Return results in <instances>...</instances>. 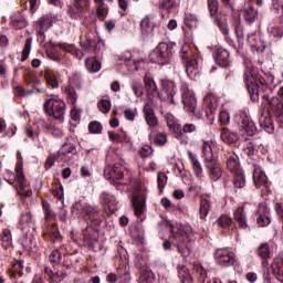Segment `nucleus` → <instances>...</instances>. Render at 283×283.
Segmentation results:
<instances>
[{"label":"nucleus","mask_w":283,"mask_h":283,"mask_svg":"<svg viewBox=\"0 0 283 283\" xmlns=\"http://www.w3.org/2000/svg\"><path fill=\"white\" fill-rule=\"evenodd\" d=\"M157 185H158L159 189H165V187H167V175H165V172L158 174Z\"/></svg>","instance_id":"338daca9"},{"label":"nucleus","mask_w":283,"mask_h":283,"mask_svg":"<svg viewBox=\"0 0 283 283\" xmlns=\"http://www.w3.org/2000/svg\"><path fill=\"white\" fill-rule=\"evenodd\" d=\"M184 21L187 28H196L198 25V18L191 13H186Z\"/></svg>","instance_id":"5fc2aeb1"},{"label":"nucleus","mask_w":283,"mask_h":283,"mask_svg":"<svg viewBox=\"0 0 283 283\" xmlns=\"http://www.w3.org/2000/svg\"><path fill=\"white\" fill-rule=\"evenodd\" d=\"M125 176V167L120 164H115L114 166H107L104 169V177L106 180H109L111 185H114L116 189H120L123 184L116 180H123V177Z\"/></svg>","instance_id":"6e6552de"},{"label":"nucleus","mask_w":283,"mask_h":283,"mask_svg":"<svg viewBox=\"0 0 283 283\" xmlns=\"http://www.w3.org/2000/svg\"><path fill=\"white\" fill-rule=\"evenodd\" d=\"M227 168L232 174H240L242 171V166L240 165V157L232 154L227 159Z\"/></svg>","instance_id":"412c9836"},{"label":"nucleus","mask_w":283,"mask_h":283,"mask_svg":"<svg viewBox=\"0 0 283 283\" xmlns=\"http://www.w3.org/2000/svg\"><path fill=\"white\" fill-rule=\"evenodd\" d=\"M83 90V76L80 73L73 74L69 77V85L64 88V94H66V101L71 105H76L78 101V94H76V90Z\"/></svg>","instance_id":"0eeeda50"},{"label":"nucleus","mask_w":283,"mask_h":283,"mask_svg":"<svg viewBox=\"0 0 283 283\" xmlns=\"http://www.w3.org/2000/svg\"><path fill=\"white\" fill-rule=\"evenodd\" d=\"M175 6L176 0H163L159 4V8L161 10H166V12H170Z\"/></svg>","instance_id":"680f3d73"},{"label":"nucleus","mask_w":283,"mask_h":283,"mask_svg":"<svg viewBox=\"0 0 283 283\" xmlns=\"http://www.w3.org/2000/svg\"><path fill=\"white\" fill-rule=\"evenodd\" d=\"M230 120H231V115H229V112L222 111L219 114V123H221V125H229Z\"/></svg>","instance_id":"774afa93"},{"label":"nucleus","mask_w":283,"mask_h":283,"mask_svg":"<svg viewBox=\"0 0 283 283\" xmlns=\"http://www.w3.org/2000/svg\"><path fill=\"white\" fill-rule=\"evenodd\" d=\"M243 19L247 23H255V20L258 19V10L253 7L243 9Z\"/></svg>","instance_id":"4c0bfd02"},{"label":"nucleus","mask_w":283,"mask_h":283,"mask_svg":"<svg viewBox=\"0 0 283 283\" xmlns=\"http://www.w3.org/2000/svg\"><path fill=\"white\" fill-rule=\"evenodd\" d=\"M188 155L190 163L192 165L195 176H197V178H202V165L200 164V160H198V156H196L191 151H188Z\"/></svg>","instance_id":"473e14b6"},{"label":"nucleus","mask_w":283,"mask_h":283,"mask_svg":"<svg viewBox=\"0 0 283 283\" xmlns=\"http://www.w3.org/2000/svg\"><path fill=\"white\" fill-rule=\"evenodd\" d=\"M155 28L154 15H146L140 22V29L145 34L154 32Z\"/></svg>","instance_id":"2f4dec72"},{"label":"nucleus","mask_w":283,"mask_h":283,"mask_svg":"<svg viewBox=\"0 0 283 283\" xmlns=\"http://www.w3.org/2000/svg\"><path fill=\"white\" fill-rule=\"evenodd\" d=\"M259 258H261L263 261V266H269V261L271 258H273V253L271 252V247H269V243H262L256 251Z\"/></svg>","instance_id":"393cba45"},{"label":"nucleus","mask_w":283,"mask_h":283,"mask_svg":"<svg viewBox=\"0 0 283 283\" xmlns=\"http://www.w3.org/2000/svg\"><path fill=\"white\" fill-rule=\"evenodd\" d=\"M214 259L217 264H220V266H231L235 262L233 253L224 248L217 249L214 252Z\"/></svg>","instance_id":"ddd939ff"},{"label":"nucleus","mask_w":283,"mask_h":283,"mask_svg":"<svg viewBox=\"0 0 283 283\" xmlns=\"http://www.w3.org/2000/svg\"><path fill=\"white\" fill-rule=\"evenodd\" d=\"M85 66L91 73L101 72V62L95 59H86Z\"/></svg>","instance_id":"a18cd8bd"},{"label":"nucleus","mask_w":283,"mask_h":283,"mask_svg":"<svg viewBox=\"0 0 283 283\" xmlns=\"http://www.w3.org/2000/svg\"><path fill=\"white\" fill-rule=\"evenodd\" d=\"M45 82L53 87V90L59 88V77L56 76V72L54 71H45L44 72Z\"/></svg>","instance_id":"e433bc0d"},{"label":"nucleus","mask_w":283,"mask_h":283,"mask_svg":"<svg viewBox=\"0 0 283 283\" xmlns=\"http://www.w3.org/2000/svg\"><path fill=\"white\" fill-rule=\"evenodd\" d=\"M174 56V45L161 42L158 46L153 50L149 54V61L151 63H157V65H167L171 57Z\"/></svg>","instance_id":"20e7f679"},{"label":"nucleus","mask_w":283,"mask_h":283,"mask_svg":"<svg viewBox=\"0 0 283 283\" xmlns=\"http://www.w3.org/2000/svg\"><path fill=\"white\" fill-rule=\"evenodd\" d=\"M270 107L276 116V118H280V116H283V101L280 97H271L269 99Z\"/></svg>","instance_id":"c85d7f7f"},{"label":"nucleus","mask_w":283,"mask_h":283,"mask_svg":"<svg viewBox=\"0 0 283 283\" xmlns=\"http://www.w3.org/2000/svg\"><path fill=\"white\" fill-rule=\"evenodd\" d=\"M139 283H154V273L149 270H142Z\"/></svg>","instance_id":"864d4df0"},{"label":"nucleus","mask_w":283,"mask_h":283,"mask_svg":"<svg viewBox=\"0 0 283 283\" xmlns=\"http://www.w3.org/2000/svg\"><path fill=\"white\" fill-rule=\"evenodd\" d=\"M52 17L43 15L35 22V29L38 34H45L50 28H52Z\"/></svg>","instance_id":"6ab92c4d"},{"label":"nucleus","mask_w":283,"mask_h":283,"mask_svg":"<svg viewBox=\"0 0 283 283\" xmlns=\"http://www.w3.org/2000/svg\"><path fill=\"white\" fill-rule=\"evenodd\" d=\"M221 140L227 145H235L240 140V136L235 132H231L229 128H222L221 130Z\"/></svg>","instance_id":"a878e982"},{"label":"nucleus","mask_w":283,"mask_h":283,"mask_svg":"<svg viewBox=\"0 0 283 283\" xmlns=\"http://www.w3.org/2000/svg\"><path fill=\"white\" fill-rule=\"evenodd\" d=\"M11 25H13L15 30H23V28H28V20L18 11L11 15Z\"/></svg>","instance_id":"cd10ccee"},{"label":"nucleus","mask_w":283,"mask_h":283,"mask_svg":"<svg viewBox=\"0 0 283 283\" xmlns=\"http://www.w3.org/2000/svg\"><path fill=\"white\" fill-rule=\"evenodd\" d=\"M143 112L149 132L158 129V125H160V123L158 122V116H156V111H154V106L150 104H146L143 108Z\"/></svg>","instance_id":"f8f14e48"},{"label":"nucleus","mask_w":283,"mask_h":283,"mask_svg":"<svg viewBox=\"0 0 283 283\" xmlns=\"http://www.w3.org/2000/svg\"><path fill=\"white\" fill-rule=\"evenodd\" d=\"M272 273L275 276V279L283 283V255L279 254L274 258L272 264H271Z\"/></svg>","instance_id":"a211bd4d"},{"label":"nucleus","mask_w":283,"mask_h":283,"mask_svg":"<svg viewBox=\"0 0 283 283\" xmlns=\"http://www.w3.org/2000/svg\"><path fill=\"white\" fill-rule=\"evenodd\" d=\"M177 272L181 283H193V279H191V274L189 273V269L187 266L178 265Z\"/></svg>","instance_id":"f704fd0d"},{"label":"nucleus","mask_w":283,"mask_h":283,"mask_svg":"<svg viewBox=\"0 0 283 283\" xmlns=\"http://www.w3.org/2000/svg\"><path fill=\"white\" fill-rule=\"evenodd\" d=\"M214 61L219 67H229L231 65V53L224 48H219L214 52Z\"/></svg>","instance_id":"dca6fc26"},{"label":"nucleus","mask_w":283,"mask_h":283,"mask_svg":"<svg viewBox=\"0 0 283 283\" xmlns=\"http://www.w3.org/2000/svg\"><path fill=\"white\" fill-rule=\"evenodd\" d=\"M205 167L207 169V174L210 180H212L213 182L222 178V168H220V165H218V159L205 164Z\"/></svg>","instance_id":"f3484780"},{"label":"nucleus","mask_w":283,"mask_h":283,"mask_svg":"<svg viewBox=\"0 0 283 283\" xmlns=\"http://www.w3.org/2000/svg\"><path fill=\"white\" fill-rule=\"evenodd\" d=\"M232 176L234 177L233 179V185L238 189H242L244 185H247V179L244 177V172L240 170L239 172H232Z\"/></svg>","instance_id":"a19ab883"},{"label":"nucleus","mask_w":283,"mask_h":283,"mask_svg":"<svg viewBox=\"0 0 283 283\" xmlns=\"http://www.w3.org/2000/svg\"><path fill=\"white\" fill-rule=\"evenodd\" d=\"M148 138L154 143V145H157V147H164V145H167V134L165 133L156 134V130H150Z\"/></svg>","instance_id":"c756f323"},{"label":"nucleus","mask_w":283,"mask_h":283,"mask_svg":"<svg viewBox=\"0 0 283 283\" xmlns=\"http://www.w3.org/2000/svg\"><path fill=\"white\" fill-rule=\"evenodd\" d=\"M146 202L147 197L145 196V192H143V190H137L133 193L132 205L136 218L145 220V218L143 217L145 216V211H147Z\"/></svg>","instance_id":"1a4fd4ad"},{"label":"nucleus","mask_w":283,"mask_h":283,"mask_svg":"<svg viewBox=\"0 0 283 283\" xmlns=\"http://www.w3.org/2000/svg\"><path fill=\"white\" fill-rule=\"evenodd\" d=\"M161 94L164 95L166 101H168L172 105H176V99H174V96H176V83L174 81H161Z\"/></svg>","instance_id":"2eb2a0df"},{"label":"nucleus","mask_w":283,"mask_h":283,"mask_svg":"<svg viewBox=\"0 0 283 283\" xmlns=\"http://www.w3.org/2000/svg\"><path fill=\"white\" fill-rule=\"evenodd\" d=\"M249 45L254 50L255 52H263L264 51V45L262 44L261 41H258V36L255 35H249L247 39Z\"/></svg>","instance_id":"37998d69"},{"label":"nucleus","mask_w":283,"mask_h":283,"mask_svg":"<svg viewBox=\"0 0 283 283\" xmlns=\"http://www.w3.org/2000/svg\"><path fill=\"white\" fill-rule=\"evenodd\" d=\"M32 51V38H28L22 50L21 61H28L30 52Z\"/></svg>","instance_id":"3c124183"},{"label":"nucleus","mask_w":283,"mask_h":283,"mask_svg":"<svg viewBox=\"0 0 283 283\" xmlns=\"http://www.w3.org/2000/svg\"><path fill=\"white\" fill-rule=\"evenodd\" d=\"M1 247L2 249H10L12 247V232L9 229L2 231Z\"/></svg>","instance_id":"ea45409f"},{"label":"nucleus","mask_w":283,"mask_h":283,"mask_svg":"<svg viewBox=\"0 0 283 283\" xmlns=\"http://www.w3.org/2000/svg\"><path fill=\"white\" fill-rule=\"evenodd\" d=\"M201 150H202V156L205 158V165L207 163H213V161L218 160V157L216 155H213V148H211V143L203 140Z\"/></svg>","instance_id":"4be33fe9"},{"label":"nucleus","mask_w":283,"mask_h":283,"mask_svg":"<svg viewBox=\"0 0 283 283\" xmlns=\"http://www.w3.org/2000/svg\"><path fill=\"white\" fill-rule=\"evenodd\" d=\"M218 227H221V229H229L231 224H233V219L229 214H221L217 219Z\"/></svg>","instance_id":"c03bdc74"},{"label":"nucleus","mask_w":283,"mask_h":283,"mask_svg":"<svg viewBox=\"0 0 283 283\" xmlns=\"http://www.w3.org/2000/svg\"><path fill=\"white\" fill-rule=\"evenodd\" d=\"M62 258L63 256L59 249L52 250V252L49 255L50 264H52V266H59V264H61Z\"/></svg>","instance_id":"de8ad7c7"},{"label":"nucleus","mask_w":283,"mask_h":283,"mask_svg":"<svg viewBox=\"0 0 283 283\" xmlns=\"http://www.w3.org/2000/svg\"><path fill=\"white\" fill-rule=\"evenodd\" d=\"M260 125L263 127V129H266V132H273V122L271 120V117L262 115L260 117Z\"/></svg>","instance_id":"603ef678"},{"label":"nucleus","mask_w":283,"mask_h":283,"mask_svg":"<svg viewBox=\"0 0 283 283\" xmlns=\"http://www.w3.org/2000/svg\"><path fill=\"white\" fill-rule=\"evenodd\" d=\"M83 12H85V9L73 2V6L67 7L66 14H69L71 19L78 20L83 19Z\"/></svg>","instance_id":"72a5a7b5"},{"label":"nucleus","mask_w":283,"mask_h":283,"mask_svg":"<svg viewBox=\"0 0 283 283\" xmlns=\"http://www.w3.org/2000/svg\"><path fill=\"white\" fill-rule=\"evenodd\" d=\"M233 216L241 229H249V221L247 220V211H244V207L237 208Z\"/></svg>","instance_id":"5701e85b"},{"label":"nucleus","mask_w":283,"mask_h":283,"mask_svg":"<svg viewBox=\"0 0 283 283\" xmlns=\"http://www.w3.org/2000/svg\"><path fill=\"white\" fill-rule=\"evenodd\" d=\"M154 154V148L150 145H144L139 150L140 158H149Z\"/></svg>","instance_id":"0e129e2a"},{"label":"nucleus","mask_w":283,"mask_h":283,"mask_svg":"<svg viewBox=\"0 0 283 283\" xmlns=\"http://www.w3.org/2000/svg\"><path fill=\"white\" fill-rule=\"evenodd\" d=\"M24 81L27 85H33V87H39V85H41V78H39V76H36L32 71H28L24 74Z\"/></svg>","instance_id":"58836bf2"},{"label":"nucleus","mask_w":283,"mask_h":283,"mask_svg":"<svg viewBox=\"0 0 283 283\" xmlns=\"http://www.w3.org/2000/svg\"><path fill=\"white\" fill-rule=\"evenodd\" d=\"M180 59L184 65H186V72L191 81H196V76L200 74V66H198V60L189 49H182L180 52Z\"/></svg>","instance_id":"423d86ee"},{"label":"nucleus","mask_w":283,"mask_h":283,"mask_svg":"<svg viewBox=\"0 0 283 283\" xmlns=\"http://www.w3.org/2000/svg\"><path fill=\"white\" fill-rule=\"evenodd\" d=\"M272 12L277 17H283V3L280 0H272Z\"/></svg>","instance_id":"13d9d810"},{"label":"nucleus","mask_w":283,"mask_h":283,"mask_svg":"<svg viewBox=\"0 0 283 283\" xmlns=\"http://www.w3.org/2000/svg\"><path fill=\"white\" fill-rule=\"evenodd\" d=\"M209 211H211V200L207 198L201 199L199 203V211H198L199 220H201L202 222H206L207 217L209 216Z\"/></svg>","instance_id":"b1692460"},{"label":"nucleus","mask_w":283,"mask_h":283,"mask_svg":"<svg viewBox=\"0 0 283 283\" xmlns=\"http://www.w3.org/2000/svg\"><path fill=\"white\" fill-rule=\"evenodd\" d=\"M219 8L220 4L218 3V0H208V10L210 17H216L218 14Z\"/></svg>","instance_id":"4d7b16f0"},{"label":"nucleus","mask_w":283,"mask_h":283,"mask_svg":"<svg viewBox=\"0 0 283 283\" xmlns=\"http://www.w3.org/2000/svg\"><path fill=\"white\" fill-rule=\"evenodd\" d=\"M88 132L90 134H102L103 125L98 122H91L88 124Z\"/></svg>","instance_id":"052dcab7"},{"label":"nucleus","mask_w":283,"mask_h":283,"mask_svg":"<svg viewBox=\"0 0 283 283\" xmlns=\"http://www.w3.org/2000/svg\"><path fill=\"white\" fill-rule=\"evenodd\" d=\"M144 84L147 92L150 94H156L158 92V86H156V81L149 75H145L144 77Z\"/></svg>","instance_id":"79ce46f5"},{"label":"nucleus","mask_w":283,"mask_h":283,"mask_svg":"<svg viewBox=\"0 0 283 283\" xmlns=\"http://www.w3.org/2000/svg\"><path fill=\"white\" fill-rule=\"evenodd\" d=\"M81 48L84 49L88 54L96 52V39L92 38L91 33L85 35V40L80 42Z\"/></svg>","instance_id":"7c9ffc66"},{"label":"nucleus","mask_w":283,"mask_h":283,"mask_svg":"<svg viewBox=\"0 0 283 283\" xmlns=\"http://www.w3.org/2000/svg\"><path fill=\"white\" fill-rule=\"evenodd\" d=\"M256 224L259 227H269L271 224V210L265 203H260L255 212Z\"/></svg>","instance_id":"4468645a"},{"label":"nucleus","mask_w":283,"mask_h":283,"mask_svg":"<svg viewBox=\"0 0 283 283\" xmlns=\"http://www.w3.org/2000/svg\"><path fill=\"white\" fill-rule=\"evenodd\" d=\"M4 180L9 185H14L19 196H24V198H28L32 195V191L25 190L28 184L25 182V175H23V167L15 166V172L7 170V178H4Z\"/></svg>","instance_id":"7ed1b4c3"},{"label":"nucleus","mask_w":283,"mask_h":283,"mask_svg":"<svg viewBox=\"0 0 283 283\" xmlns=\"http://www.w3.org/2000/svg\"><path fill=\"white\" fill-rule=\"evenodd\" d=\"M65 277H67V273H65V272H54L53 276H51L50 282L51 283H61V282H63V280H65Z\"/></svg>","instance_id":"e2e57ef3"},{"label":"nucleus","mask_w":283,"mask_h":283,"mask_svg":"<svg viewBox=\"0 0 283 283\" xmlns=\"http://www.w3.org/2000/svg\"><path fill=\"white\" fill-rule=\"evenodd\" d=\"M240 128L248 134V136H255L258 128L255 127V123L251 120V118L247 115L241 117Z\"/></svg>","instance_id":"aec40b11"},{"label":"nucleus","mask_w":283,"mask_h":283,"mask_svg":"<svg viewBox=\"0 0 283 283\" xmlns=\"http://www.w3.org/2000/svg\"><path fill=\"white\" fill-rule=\"evenodd\" d=\"M243 81L248 87L251 101H253V103H258L262 92H264L269 85H273L275 76L269 73L265 77H262L258 67L251 66L245 70Z\"/></svg>","instance_id":"f257e3e1"},{"label":"nucleus","mask_w":283,"mask_h":283,"mask_svg":"<svg viewBox=\"0 0 283 283\" xmlns=\"http://www.w3.org/2000/svg\"><path fill=\"white\" fill-rule=\"evenodd\" d=\"M181 101L184 103V107L188 114L196 115V97L193 96V91L189 88V85L187 83L181 84Z\"/></svg>","instance_id":"9d476101"},{"label":"nucleus","mask_w":283,"mask_h":283,"mask_svg":"<svg viewBox=\"0 0 283 283\" xmlns=\"http://www.w3.org/2000/svg\"><path fill=\"white\" fill-rule=\"evenodd\" d=\"M269 179L266 178V174L260 170H255L253 172V181L256 185V187H260V185H266V181Z\"/></svg>","instance_id":"8fccbe9b"},{"label":"nucleus","mask_w":283,"mask_h":283,"mask_svg":"<svg viewBox=\"0 0 283 283\" xmlns=\"http://www.w3.org/2000/svg\"><path fill=\"white\" fill-rule=\"evenodd\" d=\"M43 108L45 114L53 116L54 120H57V123L65 120V102L63 99H45Z\"/></svg>","instance_id":"39448f33"},{"label":"nucleus","mask_w":283,"mask_h":283,"mask_svg":"<svg viewBox=\"0 0 283 283\" xmlns=\"http://www.w3.org/2000/svg\"><path fill=\"white\" fill-rule=\"evenodd\" d=\"M166 123L169 129H171V132L174 133V136L175 138H177V140H180L184 145H187V143H189L187 136L182 134V126L178 124V120L174 115L167 114Z\"/></svg>","instance_id":"9b49d317"},{"label":"nucleus","mask_w":283,"mask_h":283,"mask_svg":"<svg viewBox=\"0 0 283 283\" xmlns=\"http://www.w3.org/2000/svg\"><path fill=\"white\" fill-rule=\"evenodd\" d=\"M98 107L103 114H109V111L112 109V102L102 99Z\"/></svg>","instance_id":"69168bd1"},{"label":"nucleus","mask_w":283,"mask_h":283,"mask_svg":"<svg viewBox=\"0 0 283 283\" xmlns=\"http://www.w3.org/2000/svg\"><path fill=\"white\" fill-rule=\"evenodd\" d=\"M72 211L73 213L84 216L87 224H91L93 229L101 227V222H103V213H101V208H98V206L76 202L73 206Z\"/></svg>","instance_id":"f03ea898"},{"label":"nucleus","mask_w":283,"mask_h":283,"mask_svg":"<svg viewBox=\"0 0 283 283\" xmlns=\"http://www.w3.org/2000/svg\"><path fill=\"white\" fill-rule=\"evenodd\" d=\"M13 92L15 94V96H21V97H25V96H32V94H34V92H36L38 94H43V88H32L27 91L25 88H23V86H14L13 87Z\"/></svg>","instance_id":"c9c22d12"},{"label":"nucleus","mask_w":283,"mask_h":283,"mask_svg":"<svg viewBox=\"0 0 283 283\" xmlns=\"http://www.w3.org/2000/svg\"><path fill=\"white\" fill-rule=\"evenodd\" d=\"M99 200H101L103 207H106L107 209H111V210L116 209L117 201H116V197L114 195H112L107 191H104L101 193Z\"/></svg>","instance_id":"bb28decb"},{"label":"nucleus","mask_w":283,"mask_h":283,"mask_svg":"<svg viewBox=\"0 0 283 283\" xmlns=\"http://www.w3.org/2000/svg\"><path fill=\"white\" fill-rule=\"evenodd\" d=\"M108 13H109V9H107L105 4L98 6L96 9V17L98 21H105V19H107Z\"/></svg>","instance_id":"6e6d98bb"},{"label":"nucleus","mask_w":283,"mask_h":283,"mask_svg":"<svg viewBox=\"0 0 283 283\" xmlns=\"http://www.w3.org/2000/svg\"><path fill=\"white\" fill-rule=\"evenodd\" d=\"M76 151V146L72 143H64L59 150V156H70V154H74Z\"/></svg>","instance_id":"09e8293b"},{"label":"nucleus","mask_w":283,"mask_h":283,"mask_svg":"<svg viewBox=\"0 0 283 283\" xmlns=\"http://www.w3.org/2000/svg\"><path fill=\"white\" fill-rule=\"evenodd\" d=\"M130 87L137 98H140V96H143V94H145L143 84L140 82H133L130 84Z\"/></svg>","instance_id":"bf43d9fd"},{"label":"nucleus","mask_w":283,"mask_h":283,"mask_svg":"<svg viewBox=\"0 0 283 283\" xmlns=\"http://www.w3.org/2000/svg\"><path fill=\"white\" fill-rule=\"evenodd\" d=\"M243 151L245 156L253 158L258 154V144H255V140L249 142Z\"/></svg>","instance_id":"49530a36"}]
</instances>
